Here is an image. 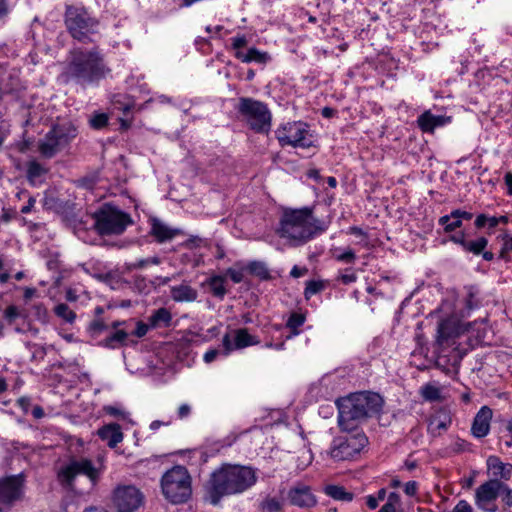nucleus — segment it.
Returning <instances> with one entry per match:
<instances>
[{"label":"nucleus","instance_id":"6e6552de","mask_svg":"<svg viewBox=\"0 0 512 512\" xmlns=\"http://www.w3.org/2000/svg\"><path fill=\"white\" fill-rule=\"evenodd\" d=\"M238 111L248 126L257 133H268L271 127V113L267 106L252 98H240Z\"/></svg>","mask_w":512,"mask_h":512},{"label":"nucleus","instance_id":"69168bd1","mask_svg":"<svg viewBox=\"0 0 512 512\" xmlns=\"http://www.w3.org/2000/svg\"><path fill=\"white\" fill-rule=\"evenodd\" d=\"M487 223V216L485 214H480L477 216L476 220H475V226L477 228H482L486 225Z\"/></svg>","mask_w":512,"mask_h":512},{"label":"nucleus","instance_id":"393cba45","mask_svg":"<svg viewBox=\"0 0 512 512\" xmlns=\"http://www.w3.org/2000/svg\"><path fill=\"white\" fill-rule=\"evenodd\" d=\"M487 467L496 477L495 479L509 480L511 478L512 464L502 462L497 456L488 457Z\"/></svg>","mask_w":512,"mask_h":512},{"label":"nucleus","instance_id":"6e6d98bb","mask_svg":"<svg viewBox=\"0 0 512 512\" xmlns=\"http://www.w3.org/2000/svg\"><path fill=\"white\" fill-rule=\"evenodd\" d=\"M453 218H459L461 221L462 219L470 220L472 218V213L461 211V210H455L452 212Z\"/></svg>","mask_w":512,"mask_h":512},{"label":"nucleus","instance_id":"f3484780","mask_svg":"<svg viewBox=\"0 0 512 512\" xmlns=\"http://www.w3.org/2000/svg\"><path fill=\"white\" fill-rule=\"evenodd\" d=\"M257 344H259V340L255 336L250 335L245 328L236 329L233 332V340L230 333H226L222 338L225 355L230 354L235 349H243Z\"/></svg>","mask_w":512,"mask_h":512},{"label":"nucleus","instance_id":"c9c22d12","mask_svg":"<svg viewBox=\"0 0 512 512\" xmlns=\"http://www.w3.org/2000/svg\"><path fill=\"white\" fill-rule=\"evenodd\" d=\"M487 244L488 241L484 237H480L476 240H467L464 250L479 255L486 248Z\"/></svg>","mask_w":512,"mask_h":512},{"label":"nucleus","instance_id":"052dcab7","mask_svg":"<svg viewBox=\"0 0 512 512\" xmlns=\"http://www.w3.org/2000/svg\"><path fill=\"white\" fill-rule=\"evenodd\" d=\"M306 272H307V269H306V268H299L298 266H296V265H295V266L291 269L290 275H291L293 278H299V277L303 276Z\"/></svg>","mask_w":512,"mask_h":512},{"label":"nucleus","instance_id":"4468645a","mask_svg":"<svg viewBox=\"0 0 512 512\" xmlns=\"http://www.w3.org/2000/svg\"><path fill=\"white\" fill-rule=\"evenodd\" d=\"M142 501V493L134 486H119L113 491L112 502L117 512H135Z\"/></svg>","mask_w":512,"mask_h":512},{"label":"nucleus","instance_id":"603ef678","mask_svg":"<svg viewBox=\"0 0 512 512\" xmlns=\"http://www.w3.org/2000/svg\"><path fill=\"white\" fill-rule=\"evenodd\" d=\"M190 413H191V407H190V405H188L186 403L180 405L178 408V411H177L179 419H184V418L188 417L190 415Z\"/></svg>","mask_w":512,"mask_h":512},{"label":"nucleus","instance_id":"49530a36","mask_svg":"<svg viewBox=\"0 0 512 512\" xmlns=\"http://www.w3.org/2000/svg\"><path fill=\"white\" fill-rule=\"evenodd\" d=\"M355 258H356L355 253L351 249H348V250L344 251L343 253L336 256V259L338 261H342V262H346V263H353Z\"/></svg>","mask_w":512,"mask_h":512},{"label":"nucleus","instance_id":"a211bd4d","mask_svg":"<svg viewBox=\"0 0 512 512\" xmlns=\"http://www.w3.org/2000/svg\"><path fill=\"white\" fill-rule=\"evenodd\" d=\"M288 500L291 505L301 508H310L316 504L310 488L303 484H297L288 491Z\"/></svg>","mask_w":512,"mask_h":512},{"label":"nucleus","instance_id":"bf43d9fd","mask_svg":"<svg viewBox=\"0 0 512 512\" xmlns=\"http://www.w3.org/2000/svg\"><path fill=\"white\" fill-rule=\"evenodd\" d=\"M217 355H218L217 350H215V349L209 350L204 354L203 359L206 363H211L216 359Z\"/></svg>","mask_w":512,"mask_h":512},{"label":"nucleus","instance_id":"58836bf2","mask_svg":"<svg viewBox=\"0 0 512 512\" xmlns=\"http://www.w3.org/2000/svg\"><path fill=\"white\" fill-rule=\"evenodd\" d=\"M400 497L396 493L388 496L387 502L381 507L379 512H396V505L399 504Z\"/></svg>","mask_w":512,"mask_h":512},{"label":"nucleus","instance_id":"39448f33","mask_svg":"<svg viewBox=\"0 0 512 512\" xmlns=\"http://www.w3.org/2000/svg\"><path fill=\"white\" fill-rule=\"evenodd\" d=\"M94 228L101 236L120 235L133 224L130 214L111 204H104L94 214Z\"/></svg>","mask_w":512,"mask_h":512},{"label":"nucleus","instance_id":"473e14b6","mask_svg":"<svg viewBox=\"0 0 512 512\" xmlns=\"http://www.w3.org/2000/svg\"><path fill=\"white\" fill-rule=\"evenodd\" d=\"M420 394L426 401L430 402L440 401L442 399L441 388L433 384H426L422 386Z\"/></svg>","mask_w":512,"mask_h":512},{"label":"nucleus","instance_id":"338daca9","mask_svg":"<svg viewBox=\"0 0 512 512\" xmlns=\"http://www.w3.org/2000/svg\"><path fill=\"white\" fill-rule=\"evenodd\" d=\"M340 279L344 284H349L356 281V275L354 273L343 274Z\"/></svg>","mask_w":512,"mask_h":512},{"label":"nucleus","instance_id":"2f4dec72","mask_svg":"<svg viewBox=\"0 0 512 512\" xmlns=\"http://www.w3.org/2000/svg\"><path fill=\"white\" fill-rule=\"evenodd\" d=\"M127 337L128 334L124 330H117L112 335L105 338L101 342V345L106 348L115 349L122 345L126 341Z\"/></svg>","mask_w":512,"mask_h":512},{"label":"nucleus","instance_id":"bb28decb","mask_svg":"<svg viewBox=\"0 0 512 512\" xmlns=\"http://www.w3.org/2000/svg\"><path fill=\"white\" fill-rule=\"evenodd\" d=\"M236 58L241 60L242 62L249 63V62H256L264 64L267 61L270 60V56L266 52H261L256 48H250L247 53H244L242 51H237L235 53Z\"/></svg>","mask_w":512,"mask_h":512},{"label":"nucleus","instance_id":"ea45409f","mask_svg":"<svg viewBox=\"0 0 512 512\" xmlns=\"http://www.w3.org/2000/svg\"><path fill=\"white\" fill-rule=\"evenodd\" d=\"M108 115L105 113L94 114L89 122L94 129H102L108 124Z\"/></svg>","mask_w":512,"mask_h":512},{"label":"nucleus","instance_id":"ddd939ff","mask_svg":"<svg viewBox=\"0 0 512 512\" xmlns=\"http://www.w3.org/2000/svg\"><path fill=\"white\" fill-rule=\"evenodd\" d=\"M436 366L447 374L456 373L464 353L457 343H436Z\"/></svg>","mask_w":512,"mask_h":512},{"label":"nucleus","instance_id":"864d4df0","mask_svg":"<svg viewBox=\"0 0 512 512\" xmlns=\"http://www.w3.org/2000/svg\"><path fill=\"white\" fill-rule=\"evenodd\" d=\"M512 252V237H505L501 251V257H505V253Z\"/></svg>","mask_w":512,"mask_h":512},{"label":"nucleus","instance_id":"4d7b16f0","mask_svg":"<svg viewBox=\"0 0 512 512\" xmlns=\"http://www.w3.org/2000/svg\"><path fill=\"white\" fill-rule=\"evenodd\" d=\"M90 328L94 332H101L106 329V325L102 320H95L91 323Z\"/></svg>","mask_w":512,"mask_h":512},{"label":"nucleus","instance_id":"7ed1b4c3","mask_svg":"<svg viewBox=\"0 0 512 512\" xmlns=\"http://www.w3.org/2000/svg\"><path fill=\"white\" fill-rule=\"evenodd\" d=\"M382 397L373 392H359L338 401V424L343 431H353L369 417L380 412Z\"/></svg>","mask_w":512,"mask_h":512},{"label":"nucleus","instance_id":"de8ad7c7","mask_svg":"<svg viewBox=\"0 0 512 512\" xmlns=\"http://www.w3.org/2000/svg\"><path fill=\"white\" fill-rule=\"evenodd\" d=\"M417 490H418V483L416 481H409L404 486V492L408 496L416 495Z\"/></svg>","mask_w":512,"mask_h":512},{"label":"nucleus","instance_id":"f03ea898","mask_svg":"<svg viewBox=\"0 0 512 512\" xmlns=\"http://www.w3.org/2000/svg\"><path fill=\"white\" fill-rule=\"evenodd\" d=\"M326 229L324 222L315 218L310 208L284 210L278 235L291 246H299Z\"/></svg>","mask_w":512,"mask_h":512},{"label":"nucleus","instance_id":"c03bdc74","mask_svg":"<svg viewBox=\"0 0 512 512\" xmlns=\"http://www.w3.org/2000/svg\"><path fill=\"white\" fill-rule=\"evenodd\" d=\"M500 496H501V499H502L503 503L506 506L512 507V488H509L503 482H502Z\"/></svg>","mask_w":512,"mask_h":512},{"label":"nucleus","instance_id":"a19ab883","mask_svg":"<svg viewBox=\"0 0 512 512\" xmlns=\"http://www.w3.org/2000/svg\"><path fill=\"white\" fill-rule=\"evenodd\" d=\"M305 321V318L303 315L301 314H298V313H293L291 314V316L289 317L288 321H287V326L294 331V334H297L298 332L296 331V329L298 327H300L301 325H303Z\"/></svg>","mask_w":512,"mask_h":512},{"label":"nucleus","instance_id":"20e7f679","mask_svg":"<svg viewBox=\"0 0 512 512\" xmlns=\"http://www.w3.org/2000/svg\"><path fill=\"white\" fill-rule=\"evenodd\" d=\"M108 72L109 69L105 66L103 55L98 47L90 50L75 48L70 52L69 62L63 75L67 80L87 85L105 77Z\"/></svg>","mask_w":512,"mask_h":512},{"label":"nucleus","instance_id":"b1692460","mask_svg":"<svg viewBox=\"0 0 512 512\" xmlns=\"http://www.w3.org/2000/svg\"><path fill=\"white\" fill-rule=\"evenodd\" d=\"M171 298L175 302H194L198 297V291L186 282L170 288Z\"/></svg>","mask_w":512,"mask_h":512},{"label":"nucleus","instance_id":"7c9ffc66","mask_svg":"<svg viewBox=\"0 0 512 512\" xmlns=\"http://www.w3.org/2000/svg\"><path fill=\"white\" fill-rule=\"evenodd\" d=\"M47 173V169L37 161H31L27 167V178L31 183H36Z\"/></svg>","mask_w":512,"mask_h":512},{"label":"nucleus","instance_id":"c85d7f7f","mask_svg":"<svg viewBox=\"0 0 512 512\" xmlns=\"http://www.w3.org/2000/svg\"><path fill=\"white\" fill-rule=\"evenodd\" d=\"M225 277L220 275H214L208 279L207 284L215 297L222 299L226 294V288L224 286Z\"/></svg>","mask_w":512,"mask_h":512},{"label":"nucleus","instance_id":"09e8293b","mask_svg":"<svg viewBox=\"0 0 512 512\" xmlns=\"http://www.w3.org/2000/svg\"><path fill=\"white\" fill-rule=\"evenodd\" d=\"M4 315L5 317L10 321L12 322L13 320H15L19 313H18V309L17 307L11 305V306H8L6 309H5V312H4Z\"/></svg>","mask_w":512,"mask_h":512},{"label":"nucleus","instance_id":"f257e3e1","mask_svg":"<svg viewBox=\"0 0 512 512\" xmlns=\"http://www.w3.org/2000/svg\"><path fill=\"white\" fill-rule=\"evenodd\" d=\"M258 481V470L250 465L223 463L214 469L206 480L204 500L213 506L224 497L240 495Z\"/></svg>","mask_w":512,"mask_h":512},{"label":"nucleus","instance_id":"3c124183","mask_svg":"<svg viewBox=\"0 0 512 512\" xmlns=\"http://www.w3.org/2000/svg\"><path fill=\"white\" fill-rule=\"evenodd\" d=\"M247 39L245 36H238L232 39V46L234 49L238 50L247 45Z\"/></svg>","mask_w":512,"mask_h":512},{"label":"nucleus","instance_id":"c756f323","mask_svg":"<svg viewBox=\"0 0 512 512\" xmlns=\"http://www.w3.org/2000/svg\"><path fill=\"white\" fill-rule=\"evenodd\" d=\"M325 493L335 500L349 502L353 499V494L346 491L342 486L328 485L325 487Z\"/></svg>","mask_w":512,"mask_h":512},{"label":"nucleus","instance_id":"5701e85b","mask_svg":"<svg viewBox=\"0 0 512 512\" xmlns=\"http://www.w3.org/2000/svg\"><path fill=\"white\" fill-rule=\"evenodd\" d=\"M98 436L106 441L110 448L116 447L123 440L121 427L117 423H110L100 428Z\"/></svg>","mask_w":512,"mask_h":512},{"label":"nucleus","instance_id":"a878e982","mask_svg":"<svg viewBox=\"0 0 512 512\" xmlns=\"http://www.w3.org/2000/svg\"><path fill=\"white\" fill-rule=\"evenodd\" d=\"M418 125L424 132H433L436 127H440L450 122V117L436 116L426 111L418 117Z\"/></svg>","mask_w":512,"mask_h":512},{"label":"nucleus","instance_id":"1a4fd4ad","mask_svg":"<svg viewBox=\"0 0 512 512\" xmlns=\"http://www.w3.org/2000/svg\"><path fill=\"white\" fill-rule=\"evenodd\" d=\"M77 475H85L95 484L98 481L100 470L87 458H72L65 466L60 468L57 478L62 486L71 488Z\"/></svg>","mask_w":512,"mask_h":512},{"label":"nucleus","instance_id":"5fc2aeb1","mask_svg":"<svg viewBox=\"0 0 512 512\" xmlns=\"http://www.w3.org/2000/svg\"><path fill=\"white\" fill-rule=\"evenodd\" d=\"M105 411L112 416L125 418V412L114 406H108Z\"/></svg>","mask_w":512,"mask_h":512},{"label":"nucleus","instance_id":"cd10ccee","mask_svg":"<svg viewBox=\"0 0 512 512\" xmlns=\"http://www.w3.org/2000/svg\"><path fill=\"white\" fill-rule=\"evenodd\" d=\"M172 315L166 308H159L148 318L151 328L167 327L170 325Z\"/></svg>","mask_w":512,"mask_h":512},{"label":"nucleus","instance_id":"9b49d317","mask_svg":"<svg viewBox=\"0 0 512 512\" xmlns=\"http://www.w3.org/2000/svg\"><path fill=\"white\" fill-rule=\"evenodd\" d=\"M24 493L23 474L0 478V512H8Z\"/></svg>","mask_w":512,"mask_h":512},{"label":"nucleus","instance_id":"6ab92c4d","mask_svg":"<svg viewBox=\"0 0 512 512\" xmlns=\"http://www.w3.org/2000/svg\"><path fill=\"white\" fill-rule=\"evenodd\" d=\"M460 327L454 318H447L439 322L436 343H457Z\"/></svg>","mask_w":512,"mask_h":512},{"label":"nucleus","instance_id":"2eb2a0df","mask_svg":"<svg viewBox=\"0 0 512 512\" xmlns=\"http://www.w3.org/2000/svg\"><path fill=\"white\" fill-rule=\"evenodd\" d=\"M502 481L499 479H492L481 484L476 489V504L484 511L495 512L497 505L496 499L500 496Z\"/></svg>","mask_w":512,"mask_h":512},{"label":"nucleus","instance_id":"37998d69","mask_svg":"<svg viewBox=\"0 0 512 512\" xmlns=\"http://www.w3.org/2000/svg\"><path fill=\"white\" fill-rule=\"evenodd\" d=\"M323 289V284L318 281H309L305 288V297L310 298L312 295L317 294Z\"/></svg>","mask_w":512,"mask_h":512},{"label":"nucleus","instance_id":"4be33fe9","mask_svg":"<svg viewBox=\"0 0 512 512\" xmlns=\"http://www.w3.org/2000/svg\"><path fill=\"white\" fill-rule=\"evenodd\" d=\"M180 232L179 229L171 228L159 219L151 220V235L160 243L173 239Z\"/></svg>","mask_w":512,"mask_h":512},{"label":"nucleus","instance_id":"f704fd0d","mask_svg":"<svg viewBox=\"0 0 512 512\" xmlns=\"http://www.w3.org/2000/svg\"><path fill=\"white\" fill-rule=\"evenodd\" d=\"M54 313L62 318L67 323H73L76 319V314L72 311L69 306L65 303H60L55 306Z\"/></svg>","mask_w":512,"mask_h":512},{"label":"nucleus","instance_id":"dca6fc26","mask_svg":"<svg viewBox=\"0 0 512 512\" xmlns=\"http://www.w3.org/2000/svg\"><path fill=\"white\" fill-rule=\"evenodd\" d=\"M75 132V130H72ZM75 133L68 135L65 133L64 128L61 126L53 127L45 136V138L39 143L40 153L47 157H53L57 151L68 143L69 137H74Z\"/></svg>","mask_w":512,"mask_h":512},{"label":"nucleus","instance_id":"774afa93","mask_svg":"<svg viewBox=\"0 0 512 512\" xmlns=\"http://www.w3.org/2000/svg\"><path fill=\"white\" fill-rule=\"evenodd\" d=\"M34 203H35V200L33 198H30L27 205H25L21 208V213L28 214L32 210Z\"/></svg>","mask_w":512,"mask_h":512},{"label":"nucleus","instance_id":"9d476101","mask_svg":"<svg viewBox=\"0 0 512 512\" xmlns=\"http://www.w3.org/2000/svg\"><path fill=\"white\" fill-rule=\"evenodd\" d=\"M368 443L363 433H357L345 437L335 438L326 452V455L334 461H345L353 458Z\"/></svg>","mask_w":512,"mask_h":512},{"label":"nucleus","instance_id":"8fccbe9b","mask_svg":"<svg viewBox=\"0 0 512 512\" xmlns=\"http://www.w3.org/2000/svg\"><path fill=\"white\" fill-rule=\"evenodd\" d=\"M149 327H150L149 323L148 324H144L142 322H138L134 334L137 337L141 338V337H143V336H145L147 334V332L149 330Z\"/></svg>","mask_w":512,"mask_h":512},{"label":"nucleus","instance_id":"412c9836","mask_svg":"<svg viewBox=\"0 0 512 512\" xmlns=\"http://www.w3.org/2000/svg\"><path fill=\"white\" fill-rule=\"evenodd\" d=\"M452 423L450 413L438 410L429 418L428 431L432 436H439L446 431Z\"/></svg>","mask_w":512,"mask_h":512},{"label":"nucleus","instance_id":"680f3d73","mask_svg":"<svg viewBox=\"0 0 512 512\" xmlns=\"http://www.w3.org/2000/svg\"><path fill=\"white\" fill-rule=\"evenodd\" d=\"M451 240L454 243L461 245L463 249L465 248V244L467 243V240L465 239L464 234L453 235L451 237Z\"/></svg>","mask_w":512,"mask_h":512},{"label":"nucleus","instance_id":"0eeeda50","mask_svg":"<svg viewBox=\"0 0 512 512\" xmlns=\"http://www.w3.org/2000/svg\"><path fill=\"white\" fill-rule=\"evenodd\" d=\"M65 25L74 39L87 42L91 41V35L98 32L99 21L84 8L68 6L65 12Z\"/></svg>","mask_w":512,"mask_h":512},{"label":"nucleus","instance_id":"a18cd8bd","mask_svg":"<svg viewBox=\"0 0 512 512\" xmlns=\"http://www.w3.org/2000/svg\"><path fill=\"white\" fill-rule=\"evenodd\" d=\"M226 275L229 276L234 283H240L244 278L242 269L228 268Z\"/></svg>","mask_w":512,"mask_h":512},{"label":"nucleus","instance_id":"0e129e2a","mask_svg":"<svg viewBox=\"0 0 512 512\" xmlns=\"http://www.w3.org/2000/svg\"><path fill=\"white\" fill-rule=\"evenodd\" d=\"M366 504L370 509H375L379 502L375 496L369 495L366 497Z\"/></svg>","mask_w":512,"mask_h":512},{"label":"nucleus","instance_id":"13d9d810","mask_svg":"<svg viewBox=\"0 0 512 512\" xmlns=\"http://www.w3.org/2000/svg\"><path fill=\"white\" fill-rule=\"evenodd\" d=\"M453 512H471V507L465 501H460Z\"/></svg>","mask_w":512,"mask_h":512},{"label":"nucleus","instance_id":"f8f14e48","mask_svg":"<svg viewBox=\"0 0 512 512\" xmlns=\"http://www.w3.org/2000/svg\"><path fill=\"white\" fill-rule=\"evenodd\" d=\"M276 134L281 146L290 145L306 148L312 144L308 127L302 122L287 123L278 129Z\"/></svg>","mask_w":512,"mask_h":512},{"label":"nucleus","instance_id":"aec40b11","mask_svg":"<svg viewBox=\"0 0 512 512\" xmlns=\"http://www.w3.org/2000/svg\"><path fill=\"white\" fill-rule=\"evenodd\" d=\"M493 412L488 406H483L477 412L471 427L472 434L477 438L485 437L490 431V421Z\"/></svg>","mask_w":512,"mask_h":512},{"label":"nucleus","instance_id":"72a5a7b5","mask_svg":"<svg viewBox=\"0 0 512 512\" xmlns=\"http://www.w3.org/2000/svg\"><path fill=\"white\" fill-rule=\"evenodd\" d=\"M248 270L251 274L259 277L262 280L270 279V273L265 263L253 261L248 265Z\"/></svg>","mask_w":512,"mask_h":512},{"label":"nucleus","instance_id":"4c0bfd02","mask_svg":"<svg viewBox=\"0 0 512 512\" xmlns=\"http://www.w3.org/2000/svg\"><path fill=\"white\" fill-rule=\"evenodd\" d=\"M439 223L444 226L446 232H450L461 226V220L459 218H453L452 213L450 215L442 216L439 219Z\"/></svg>","mask_w":512,"mask_h":512},{"label":"nucleus","instance_id":"423d86ee","mask_svg":"<svg viewBox=\"0 0 512 512\" xmlns=\"http://www.w3.org/2000/svg\"><path fill=\"white\" fill-rule=\"evenodd\" d=\"M161 488L165 498L173 504L186 502L192 493L191 477L183 466H174L161 479Z\"/></svg>","mask_w":512,"mask_h":512},{"label":"nucleus","instance_id":"e2e57ef3","mask_svg":"<svg viewBox=\"0 0 512 512\" xmlns=\"http://www.w3.org/2000/svg\"><path fill=\"white\" fill-rule=\"evenodd\" d=\"M504 180L507 186V192L509 195L512 196V172H507L504 177Z\"/></svg>","mask_w":512,"mask_h":512},{"label":"nucleus","instance_id":"79ce46f5","mask_svg":"<svg viewBox=\"0 0 512 512\" xmlns=\"http://www.w3.org/2000/svg\"><path fill=\"white\" fill-rule=\"evenodd\" d=\"M262 508L267 512H279L282 509V505L275 498H267L263 501Z\"/></svg>","mask_w":512,"mask_h":512},{"label":"nucleus","instance_id":"e433bc0d","mask_svg":"<svg viewBox=\"0 0 512 512\" xmlns=\"http://www.w3.org/2000/svg\"><path fill=\"white\" fill-rule=\"evenodd\" d=\"M465 306L468 311L479 306L478 290L473 286L466 287Z\"/></svg>","mask_w":512,"mask_h":512}]
</instances>
